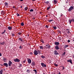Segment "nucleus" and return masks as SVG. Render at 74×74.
I'll use <instances>...</instances> for the list:
<instances>
[{
    "label": "nucleus",
    "instance_id": "nucleus-63",
    "mask_svg": "<svg viewBox=\"0 0 74 74\" xmlns=\"http://www.w3.org/2000/svg\"><path fill=\"white\" fill-rule=\"evenodd\" d=\"M1 66H3V65H1Z\"/></svg>",
    "mask_w": 74,
    "mask_h": 74
},
{
    "label": "nucleus",
    "instance_id": "nucleus-57",
    "mask_svg": "<svg viewBox=\"0 0 74 74\" xmlns=\"http://www.w3.org/2000/svg\"><path fill=\"white\" fill-rule=\"evenodd\" d=\"M34 13H35V14H36V15L37 14V12H35Z\"/></svg>",
    "mask_w": 74,
    "mask_h": 74
},
{
    "label": "nucleus",
    "instance_id": "nucleus-19",
    "mask_svg": "<svg viewBox=\"0 0 74 74\" xmlns=\"http://www.w3.org/2000/svg\"><path fill=\"white\" fill-rule=\"evenodd\" d=\"M5 44V42H0V44H1V45H4Z\"/></svg>",
    "mask_w": 74,
    "mask_h": 74
},
{
    "label": "nucleus",
    "instance_id": "nucleus-33",
    "mask_svg": "<svg viewBox=\"0 0 74 74\" xmlns=\"http://www.w3.org/2000/svg\"><path fill=\"white\" fill-rule=\"evenodd\" d=\"M54 64L55 66H56V67H57V66H58V64H56V63H55Z\"/></svg>",
    "mask_w": 74,
    "mask_h": 74
},
{
    "label": "nucleus",
    "instance_id": "nucleus-9",
    "mask_svg": "<svg viewBox=\"0 0 74 74\" xmlns=\"http://www.w3.org/2000/svg\"><path fill=\"white\" fill-rule=\"evenodd\" d=\"M31 65L32 66H35V62H32L31 63Z\"/></svg>",
    "mask_w": 74,
    "mask_h": 74
},
{
    "label": "nucleus",
    "instance_id": "nucleus-37",
    "mask_svg": "<svg viewBox=\"0 0 74 74\" xmlns=\"http://www.w3.org/2000/svg\"><path fill=\"white\" fill-rule=\"evenodd\" d=\"M16 15L17 16H20V14L18 13H17Z\"/></svg>",
    "mask_w": 74,
    "mask_h": 74
},
{
    "label": "nucleus",
    "instance_id": "nucleus-8",
    "mask_svg": "<svg viewBox=\"0 0 74 74\" xmlns=\"http://www.w3.org/2000/svg\"><path fill=\"white\" fill-rule=\"evenodd\" d=\"M3 65L5 66H6V67H8V64L7 63H4L3 64Z\"/></svg>",
    "mask_w": 74,
    "mask_h": 74
},
{
    "label": "nucleus",
    "instance_id": "nucleus-12",
    "mask_svg": "<svg viewBox=\"0 0 74 74\" xmlns=\"http://www.w3.org/2000/svg\"><path fill=\"white\" fill-rule=\"evenodd\" d=\"M3 61L4 62H5L7 61V59L4 58V57H3Z\"/></svg>",
    "mask_w": 74,
    "mask_h": 74
},
{
    "label": "nucleus",
    "instance_id": "nucleus-18",
    "mask_svg": "<svg viewBox=\"0 0 74 74\" xmlns=\"http://www.w3.org/2000/svg\"><path fill=\"white\" fill-rule=\"evenodd\" d=\"M55 45H59V42H55Z\"/></svg>",
    "mask_w": 74,
    "mask_h": 74
},
{
    "label": "nucleus",
    "instance_id": "nucleus-53",
    "mask_svg": "<svg viewBox=\"0 0 74 74\" xmlns=\"http://www.w3.org/2000/svg\"><path fill=\"white\" fill-rule=\"evenodd\" d=\"M13 8H15V6H14L13 7Z\"/></svg>",
    "mask_w": 74,
    "mask_h": 74
},
{
    "label": "nucleus",
    "instance_id": "nucleus-23",
    "mask_svg": "<svg viewBox=\"0 0 74 74\" xmlns=\"http://www.w3.org/2000/svg\"><path fill=\"white\" fill-rule=\"evenodd\" d=\"M33 71H34V73H35V74L37 73V70H34Z\"/></svg>",
    "mask_w": 74,
    "mask_h": 74
},
{
    "label": "nucleus",
    "instance_id": "nucleus-62",
    "mask_svg": "<svg viewBox=\"0 0 74 74\" xmlns=\"http://www.w3.org/2000/svg\"><path fill=\"white\" fill-rule=\"evenodd\" d=\"M33 19H35V18H34Z\"/></svg>",
    "mask_w": 74,
    "mask_h": 74
},
{
    "label": "nucleus",
    "instance_id": "nucleus-44",
    "mask_svg": "<svg viewBox=\"0 0 74 74\" xmlns=\"http://www.w3.org/2000/svg\"><path fill=\"white\" fill-rule=\"evenodd\" d=\"M66 31H68V32H69V31H70V29H66Z\"/></svg>",
    "mask_w": 74,
    "mask_h": 74
},
{
    "label": "nucleus",
    "instance_id": "nucleus-59",
    "mask_svg": "<svg viewBox=\"0 0 74 74\" xmlns=\"http://www.w3.org/2000/svg\"><path fill=\"white\" fill-rule=\"evenodd\" d=\"M21 8H22V6H21Z\"/></svg>",
    "mask_w": 74,
    "mask_h": 74
},
{
    "label": "nucleus",
    "instance_id": "nucleus-35",
    "mask_svg": "<svg viewBox=\"0 0 74 74\" xmlns=\"http://www.w3.org/2000/svg\"><path fill=\"white\" fill-rule=\"evenodd\" d=\"M48 62L49 63H51V60H49L48 61Z\"/></svg>",
    "mask_w": 74,
    "mask_h": 74
},
{
    "label": "nucleus",
    "instance_id": "nucleus-13",
    "mask_svg": "<svg viewBox=\"0 0 74 74\" xmlns=\"http://www.w3.org/2000/svg\"><path fill=\"white\" fill-rule=\"evenodd\" d=\"M58 3V0H54V4H56Z\"/></svg>",
    "mask_w": 74,
    "mask_h": 74
},
{
    "label": "nucleus",
    "instance_id": "nucleus-46",
    "mask_svg": "<svg viewBox=\"0 0 74 74\" xmlns=\"http://www.w3.org/2000/svg\"><path fill=\"white\" fill-rule=\"evenodd\" d=\"M11 36H12V37H14V34H12Z\"/></svg>",
    "mask_w": 74,
    "mask_h": 74
},
{
    "label": "nucleus",
    "instance_id": "nucleus-17",
    "mask_svg": "<svg viewBox=\"0 0 74 74\" xmlns=\"http://www.w3.org/2000/svg\"><path fill=\"white\" fill-rule=\"evenodd\" d=\"M46 47H47V48H49V49L50 48V47H51V46L49 45H46Z\"/></svg>",
    "mask_w": 74,
    "mask_h": 74
},
{
    "label": "nucleus",
    "instance_id": "nucleus-54",
    "mask_svg": "<svg viewBox=\"0 0 74 74\" xmlns=\"http://www.w3.org/2000/svg\"><path fill=\"white\" fill-rule=\"evenodd\" d=\"M23 0H20V1H23Z\"/></svg>",
    "mask_w": 74,
    "mask_h": 74
},
{
    "label": "nucleus",
    "instance_id": "nucleus-48",
    "mask_svg": "<svg viewBox=\"0 0 74 74\" xmlns=\"http://www.w3.org/2000/svg\"><path fill=\"white\" fill-rule=\"evenodd\" d=\"M26 62V60H24L23 61V63H25Z\"/></svg>",
    "mask_w": 74,
    "mask_h": 74
},
{
    "label": "nucleus",
    "instance_id": "nucleus-60",
    "mask_svg": "<svg viewBox=\"0 0 74 74\" xmlns=\"http://www.w3.org/2000/svg\"><path fill=\"white\" fill-rule=\"evenodd\" d=\"M32 1H36V0H32Z\"/></svg>",
    "mask_w": 74,
    "mask_h": 74
},
{
    "label": "nucleus",
    "instance_id": "nucleus-4",
    "mask_svg": "<svg viewBox=\"0 0 74 74\" xmlns=\"http://www.w3.org/2000/svg\"><path fill=\"white\" fill-rule=\"evenodd\" d=\"M41 64L43 67H47V65H46V64H44V63H41Z\"/></svg>",
    "mask_w": 74,
    "mask_h": 74
},
{
    "label": "nucleus",
    "instance_id": "nucleus-39",
    "mask_svg": "<svg viewBox=\"0 0 74 74\" xmlns=\"http://www.w3.org/2000/svg\"><path fill=\"white\" fill-rule=\"evenodd\" d=\"M46 28H47V29H48V25H46L45 26Z\"/></svg>",
    "mask_w": 74,
    "mask_h": 74
},
{
    "label": "nucleus",
    "instance_id": "nucleus-56",
    "mask_svg": "<svg viewBox=\"0 0 74 74\" xmlns=\"http://www.w3.org/2000/svg\"><path fill=\"white\" fill-rule=\"evenodd\" d=\"M40 14H42V13H41V12H40Z\"/></svg>",
    "mask_w": 74,
    "mask_h": 74
},
{
    "label": "nucleus",
    "instance_id": "nucleus-32",
    "mask_svg": "<svg viewBox=\"0 0 74 74\" xmlns=\"http://www.w3.org/2000/svg\"><path fill=\"white\" fill-rule=\"evenodd\" d=\"M65 53H66V52H64L62 54V56H64V55H65Z\"/></svg>",
    "mask_w": 74,
    "mask_h": 74
},
{
    "label": "nucleus",
    "instance_id": "nucleus-11",
    "mask_svg": "<svg viewBox=\"0 0 74 74\" xmlns=\"http://www.w3.org/2000/svg\"><path fill=\"white\" fill-rule=\"evenodd\" d=\"M18 40H20L21 42H22V41H23V40L21 38H18Z\"/></svg>",
    "mask_w": 74,
    "mask_h": 74
},
{
    "label": "nucleus",
    "instance_id": "nucleus-58",
    "mask_svg": "<svg viewBox=\"0 0 74 74\" xmlns=\"http://www.w3.org/2000/svg\"><path fill=\"white\" fill-rule=\"evenodd\" d=\"M20 66H22V64H20Z\"/></svg>",
    "mask_w": 74,
    "mask_h": 74
},
{
    "label": "nucleus",
    "instance_id": "nucleus-31",
    "mask_svg": "<svg viewBox=\"0 0 74 74\" xmlns=\"http://www.w3.org/2000/svg\"><path fill=\"white\" fill-rule=\"evenodd\" d=\"M27 9H28L27 7H26L25 8V11H27Z\"/></svg>",
    "mask_w": 74,
    "mask_h": 74
},
{
    "label": "nucleus",
    "instance_id": "nucleus-30",
    "mask_svg": "<svg viewBox=\"0 0 74 74\" xmlns=\"http://www.w3.org/2000/svg\"><path fill=\"white\" fill-rule=\"evenodd\" d=\"M51 8V7L49 6V7L47 8V10H49V8Z\"/></svg>",
    "mask_w": 74,
    "mask_h": 74
},
{
    "label": "nucleus",
    "instance_id": "nucleus-27",
    "mask_svg": "<svg viewBox=\"0 0 74 74\" xmlns=\"http://www.w3.org/2000/svg\"><path fill=\"white\" fill-rule=\"evenodd\" d=\"M41 58H42V59H44V58H45V56H41Z\"/></svg>",
    "mask_w": 74,
    "mask_h": 74
},
{
    "label": "nucleus",
    "instance_id": "nucleus-61",
    "mask_svg": "<svg viewBox=\"0 0 74 74\" xmlns=\"http://www.w3.org/2000/svg\"><path fill=\"white\" fill-rule=\"evenodd\" d=\"M46 17H48V15H46Z\"/></svg>",
    "mask_w": 74,
    "mask_h": 74
},
{
    "label": "nucleus",
    "instance_id": "nucleus-15",
    "mask_svg": "<svg viewBox=\"0 0 74 74\" xmlns=\"http://www.w3.org/2000/svg\"><path fill=\"white\" fill-rule=\"evenodd\" d=\"M8 30H12V27L10 26H9L8 27Z\"/></svg>",
    "mask_w": 74,
    "mask_h": 74
},
{
    "label": "nucleus",
    "instance_id": "nucleus-36",
    "mask_svg": "<svg viewBox=\"0 0 74 74\" xmlns=\"http://www.w3.org/2000/svg\"><path fill=\"white\" fill-rule=\"evenodd\" d=\"M34 11V10L33 9H31L30 10V12H33Z\"/></svg>",
    "mask_w": 74,
    "mask_h": 74
},
{
    "label": "nucleus",
    "instance_id": "nucleus-10",
    "mask_svg": "<svg viewBox=\"0 0 74 74\" xmlns=\"http://www.w3.org/2000/svg\"><path fill=\"white\" fill-rule=\"evenodd\" d=\"M67 62H70V63H71V64H73V63H72V61L71 59H70L69 60H67Z\"/></svg>",
    "mask_w": 74,
    "mask_h": 74
},
{
    "label": "nucleus",
    "instance_id": "nucleus-28",
    "mask_svg": "<svg viewBox=\"0 0 74 74\" xmlns=\"http://www.w3.org/2000/svg\"><path fill=\"white\" fill-rule=\"evenodd\" d=\"M21 26H24V23H23L22 22V23H21Z\"/></svg>",
    "mask_w": 74,
    "mask_h": 74
},
{
    "label": "nucleus",
    "instance_id": "nucleus-6",
    "mask_svg": "<svg viewBox=\"0 0 74 74\" xmlns=\"http://www.w3.org/2000/svg\"><path fill=\"white\" fill-rule=\"evenodd\" d=\"M54 54L55 55H59V53H58L56 50L54 51Z\"/></svg>",
    "mask_w": 74,
    "mask_h": 74
},
{
    "label": "nucleus",
    "instance_id": "nucleus-29",
    "mask_svg": "<svg viewBox=\"0 0 74 74\" xmlns=\"http://www.w3.org/2000/svg\"><path fill=\"white\" fill-rule=\"evenodd\" d=\"M45 4H48V3H49V1H45Z\"/></svg>",
    "mask_w": 74,
    "mask_h": 74
},
{
    "label": "nucleus",
    "instance_id": "nucleus-1",
    "mask_svg": "<svg viewBox=\"0 0 74 74\" xmlns=\"http://www.w3.org/2000/svg\"><path fill=\"white\" fill-rule=\"evenodd\" d=\"M34 53L35 55H37L38 53H39V54H41V52H40V50H35L34 51Z\"/></svg>",
    "mask_w": 74,
    "mask_h": 74
},
{
    "label": "nucleus",
    "instance_id": "nucleus-40",
    "mask_svg": "<svg viewBox=\"0 0 74 74\" xmlns=\"http://www.w3.org/2000/svg\"><path fill=\"white\" fill-rule=\"evenodd\" d=\"M53 28L54 29H55V30H56V29H57L56 27H53Z\"/></svg>",
    "mask_w": 74,
    "mask_h": 74
},
{
    "label": "nucleus",
    "instance_id": "nucleus-38",
    "mask_svg": "<svg viewBox=\"0 0 74 74\" xmlns=\"http://www.w3.org/2000/svg\"><path fill=\"white\" fill-rule=\"evenodd\" d=\"M27 73H30V71H29V70H27Z\"/></svg>",
    "mask_w": 74,
    "mask_h": 74
},
{
    "label": "nucleus",
    "instance_id": "nucleus-20",
    "mask_svg": "<svg viewBox=\"0 0 74 74\" xmlns=\"http://www.w3.org/2000/svg\"><path fill=\"white\" fill-rule=\"evenodd\" d=\"M55 48L56 49H57V50L58 49H59V46L57 45L55 47Z\"/></svg>",
    "mask_w": 74,
    "mask_h": 74
},
{
    "label": "nucleus",
    "instance_id": "nucleus-47",
    "mask_svg": "<svg viewBox=\"0 0 74 74\" xmlns=\"http://www.w3.org/2000/svg\"><path fill=\"white\" fill-rule=\"evenodd\" d=\"M65 48H66V47H68L69 46L68 45H66L65 46Z\"/></svg>",
    "mask_w": 74,
    "mask_h": 74
},
{
    "label": "nucleus",
    "instance_id": "nucleus-34",
    "mask_svg": "<svg viewBox=\"0 0 74 74\" xmlns=\"http://www.w3.org/2000/svg\"><path fill=\"white\" fill-rule=\"evenodd\" d=\"M5 6H6V7H7V6H8V3H5Z\"/></svg>",
    "mask_w": 74,
    "mask_h": 74
},
{
    "label": "nucleus",
    "instance_id": "nucleus-64",
    "mask_svg": "<svg viewBox=\"0 0 74 74\" xmlns=\"http://www.w3.org/2000/svg\"><path fill=\"white\" fill-rule=\"evenodd\" d=\"M73 41H74V40H73Z\"/></svg>",
    "mask_w": 74,
    "mask_h": 74
},
{
    "label": "nucleus",
    "instance_id": "nucleus-16",
    "mask_svg": "<svg viewBox=\"0 0 74 74\" xmlns=\"http://www.w3.org/2000/svg\"><path fill=\"white\" fill-rule=\"evenodd\" d=\"M1 14H2V15H4V14L5 13V12H4V11H2L1 12Z\"/></svg>",
    "mask_w": 74,
    "mask_h": 74
},
{
    "label": "nucleus",
    "instance_id": "nucleus-52",
    "mask_svg": "<svg viewBox=\"0 0 74 74\" xmlns=\"http://www.w3.org/2000/svg\"><path fill=\"white\" fill-rule=\"evenodd\" d=\"M68 42H70V40H68Z\"/></svg>",
    "mask_w": 74,
    "mask_h": 74
},
{
    "label": "nucleus",
    "instance_id": "nucleus-22",
    "mask_svg": "<svg viewBox=\"0 0 74 74\" xmlns=\"http://www.w3.org/2000/svg\"><path fill=\"white\" fill-rule=\"evenodd\" d=\"M3 72V70L2 69L0 71V74H2Z\"/></svg>",
    "mask_w": 74,
    "mask_h": 74
},
{
    "label": "nucleus",
    "instance_id": "nucleus-41",
    "mask_svg": "<svg viewBox=\"0 0 74 74\" xmlns=\"http://www.w3.org/2000/svg\"><path fill=\"white\" fill-rule=\"evenodd\" d=\"M48 21H49V22H50L51 21H53V20H48Z\"/></svg>",
    "mask_w": 74,
    "mask_h": 74
},
{
    "label": "nucleus",
    "instance_id": "nucleus-42",
    "mask_svg": "<svg viewBox=\"0 0 74 74\" xmlns=\"http://www.w3.org/2000/svg\"><path fill=\"white\" fill-rule=\"evenodd\" d=\"M71 20L73 22H74V18H72Z\"/></svg>",
    "mask_w": 74,
    "mask_h": 74
},
{
    "label": "nucleus",
    "instance_id": "nucleus-21",
    "mask_svg": "<svg viewBox=\"0 0 74 74\" xmlns=\"http://www.w3.org/2000/svg\"><path fill=\"white\" fill-rule=\"evenodd\" d=\"M69 22L70 24H71V22H72V20L71 19H69Z\"/></svg>",
    "mask_w": 74,
    "mask_h": 74
},
{
    "label": "nucleus",
    "instance_id": "nucleus-7",
    "mask_svg": "<svg viewBox=\"0 0 74 74\" xmlns=\"http://www.w3.org/2000/svg\"><path fill=\"white\" fill-rule=\"evenodd\" d=\"M27 62L29 64H30L32 62V60L30 59H28L27 60Z\"/></svg>",
    "mask_w": 74,
    "mask_h": 74
},
{
    "label": "nucleus",
    "instance_id": "nucleus-24",
    "mask_svg": "<svg viewBox=\"0 0 74 74\" xmlns=\"http://www.w3.org/2000/svg\"><path fill=\"white\" fill-rule=\"evenodd\" d=\"M39 47L41 49H43V47L42 46H40Z\"/></svg>",
    "mask_w": 74,
    "mask_h": 74
},
{
    "label": "nucleus",
    "instance_id": "nucleus-25",
    "mask_svg": "<svg viewBox=\"0 0 74 74\" xmlns=\"http://www.w3.org/2000/svg\"><path fill=\"white\" fill-rule=\"evenodd\" d=\"M5 32V30H4V32H3L1 33V34H3Z\"/></svg>",
    "mask_w": 74,
    "mask_h": 74
},
{
    "label": "nucleus",
    "instance_id": "nucleus-55",
    "mask_svg": "<svg viewBox=\"0 0 74 74\" xmlns=\"http://www.w3.org/2000/svg\"><path fill=\"white\" fill-rule=\"evenodd\" d=\"M64 35L66 36V35H67V34H64Z\"/></svg>",
    "mask_w": 74,
    "mask_h": 74
},
{
    "label": "nucleus",
    "instance_id": "nucleus-43",
    "mask_svg": "<svg viewBox=\"0 0 74 74\" xmlns=\"http://www.w3.org/2000/svg\"><path fill=\"white\" fill-rule=\"evenodd\" d=\"M67 33H68V34H70V33H71V32H70V31H69L67 32Z\"/></svg>",
    "mask_w": 74,
    "mask_h": 74
},
{
    "label": "nucleus",
    "instance_id": "nucleus-2",
    "mask_svg": "<svg viewBox=\"0 0 74 74\" xmlns=\"http://www.w3.org/2000/svg\"><path fill=\"white\" fill-rule=\"evenodd\" d=\"M14 61L15 62H19L20 60L18 58L14 59Z\"/></svg>",
    "mask_w": 74,
    "mask_h": 74
},
{
    "label": "nucleus",
    "instance_id": "nucleus-45",
    "mask_svg": "<svg viewBox=\"0 0 74 74\" xmlns=\"http://www.w3.org/2000/svg\"><path fill=\"white\" fill-rule=\"evenodd\" d=\"M18 34H19V35H21V33L20 32H18Z\"/></svg>",
    "mask_w": 74,
    "mask_h": 74
},
{
    "label": "nucleus",
    "instance_id": "nucleus-5",
    "mask_svg": "<svg viewBox=\"0 0 74 74\" xmlns=\"http://www.w3.org/2000/svg\"><path fill=\"white\" fill-rule=\"evenodd\" d=\"M12 62H11V61L9 60L8 63L9 66H11V65H12Z\"/></svg>",
    "mask_w": 74,
    "mask_h": 74
},
{
    "label": "nucleus",
    "instance_id": "nucleus-3",
    "mask_svg": "<svg viewBox=\"0 0 74 74\" xmlns=\"http://www.w3.org/2000/svg\"><path fill=\"white\" fill-rule=\"evenodd\" d=\"M74 10V8H73V7L71 6L70 8L68 10V11H69V12H70V11H71L72 10Z\"/></svg>",
    "mask_w": 74,
    "mask_h": 74
},
{
    "label": "nucleus",
    "instance_id": "nucleus-26",
    "mask_svg": "<svg viewBox=\"0 0 74 74\" xmlns=\"http://www.w3.org/2000/svg\"><path fill=\"white\" fill-rule=\"evenodd\" d=\"M40 41L42 42V43H44V40L42 39H41L40 40Z\"/></svg>",
    "mask_w": 74,
    "mask_h": 74
},
{
    "label": "nucleus",
    "instance_id": "nucleus-49",
    "mask_svg": "<svg viewBox=\"0 0 74 74\" xmlns=\"http://www.w3.org/2000/svg\"><path fill=\"white\" fill-rule=\"evenodd\" d=\"M19 48L20 49H21V48H22V46L21 45L19 47Z\"/></svg>",
    "mask_w": 74,
    "mask_h": 74
},
{
    "label": "nucleus",
    "instance_id": "nucleus-14",
    "mask_svg": "<svg viewBox=\"0 0 74 74\" xmlns=\"http://www.w3.org/2000/svg\"><path fill=\"white\" fill-rule=\"evenodd\" d=\"M61 67L60 68V69H61V70H64V66H61Z\"/></svg>",
    "mask_w": 74,
    "mask_h": 74
},
{
    "label": "nucleus",
    "instance_id": "nucleus-51",
    "mask_svg": "<svg viewBox=\"0 0 74 74\" xmlns=\"http://www.w3.org/2000/svg\"><path fill=\"white\" fill-rule=\"evenodd\" d=\"M2 56L1 53H0V56Z\"/></svg>",
    "mask_w": 74,
    "mask_h": 74
},
{
    "label": "nucleus",
    "instance_id": "nucleus-50",
    "mask_svg": "<svg viewBox=\"0 0 74 74\" xmlns=\"http://www.w3.org/2000/svg\"><path fill=\"white\" fill-rule=\"evenodd\" d=\"M30 55H33V53L32 52H30Z\"/></svg>",
    "mask_w": 74,
    "mask_h": 74
}]
</instances>
